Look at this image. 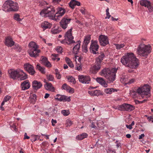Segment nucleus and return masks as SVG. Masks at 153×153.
<instances>
[{"label": "nucleus", "instance_id": "1", "mask_svg": "<svg viewBox=\"0 0 153 153\" xmlns=\"http://www.w3.org/2000/svg\"><path fill=\"white\" fill-rule=\"evenodd\" d=\"M122 64L131 68H137L139 64L138 59L133 53H128L121 59Z\"/></svg>", "mask_w": 153, "mask_h": 153}, {"label": "nucleus", "instance_id": "2", "mask_svg": "<svg viewBox=\"0 0 153 153\" xmlns=\"http://www.w3.org/2000/svg\"><path fill=\"white\" fill-rule=\"evenodd\" d=\"M117 69L115 68H105L100 72V74L107 79L110 82H113L115 79Z\"/></svg>", "mask_w": 153, "mask_h": 153}, {"label": "nucleus", "instance_id": "3", "mask_svg": "<svg viewBox=\"0 0 153 153\" xmlns=\"http://www.w3.org/2000/svg\"><path fill=\"white\" fill-rule=\"evenodd\" d=\"M55 11L54 8L51 6L43 9L40 13V14L42 16L48 17L50 19L56 21L57 18L56 17Z\"/></svg>", "mask_w": 153, "mask_h": 153}, {"label": "nucleus", "instance_id": "4", "mask_svg": "<svg viewBox=\"0 0 153 153\" xmlns=\"http://www.w3.org/2000/svg\"><path fill=\"white\" fill-rule=\"evenodd\" d=\"M28 53L32 57L36 58L38 56L40 51L39 49V47L34 42L31 41L28 45Z\"/></svg>", "mask_w": 153, "mask_h": 153}, {"label": "nucleus", "instance_id": "5", "mask_svg": "<svg viewBox=\"0 0 153 153\" xmlns=\"http://www.w3.org/2000/svg\"><path fill=\"white\" fill-rule=\"evenodd\" d=\"M152 51V48L150 45H142L138 48L137 53L141 56L146 58Z\"/></svg>", "mask_w": 153, "mask_h": 153}, {"label": "nucleus", "instance_id": "6", "mask_svg": "<svg viewBox=\"0 0 153 153\" xmlns=\"http://www.w3.org/2000/svg\"><path fill=\"white\" fill-rule=\"evenodd\" d=\"M3 7L5 10L7 11H16L19 9L18 4L11 0L6 1L3 4Z\"/></svg>", "mask_w": 153, "mask_h": 153}, {"label": "nucleus", "instance_id": "7", "mask_svg": "<svg viewBox=\"0 0 153 153\" xmlns=\"http://www.w3.org/2000/svg\"><path fill=\"white\" fill-rule=\"evenodd\" d=\"M72 28H71L68 30L65 34V39L62 41V43L65 42L68 45L76 43L73 40L74 37L72 35Z\"/></svg>", "mask_w": 153, "mask_h": 153}, {"label": "nucleus", "instance_id": "8", "mask_svg": "<svg viewBox=\"0 0 153 153\" xmlns=\"http://www.w3.org/2000/svg\"><path fill=\"white\" fill-rule=\"evenodd\" d=\"M137 93L141 95H145L147 96V97L150 96V89L149 85H145L142 87H140L137 89Z\"/></svg>", "mask_w": 153, "mask_h": 153}, {"label": "nucleus", "instance_id": "9", "mask_svg": "<svg viewBox=\"0 0 153 153\" xmlns=\"http://www.w3.org/2000/svg\"><path fill=\"white\" fill-rule=\"evenodd\" d=\"M102 64L95 61L94 65L90 68V72L93 74H96L100 69Z\"/></svg>", "mask_w": 153, "mask_h": 153}, {"label": "nucleus", "instance_id": "10", "mask_svg": "<svg viewBox=\"0 0 153 153\" xmlns=\"http://www.w3.org/2000/svg\"><path fill=\"white\" fill-rule=\"evenodd\" d=\"M91 38L90 35H88L85 36L83 44L82 46V51L84 52L88 51L87 45L90 42Z\"/></svg>", "mask_w": 153, "mask_h": 153}, {"label": "nucleus", "instance_id": "11", "mask_svg": "<svg viewBox=\"0 0 153 153\" xmlns=\"http://www.w3.org/2000/svg\"><path fill=\"white\" fill-rule=\"evenodd\" d=\"M71 19L63 18L59 22L60 26L63 29H66L68 26V25L70 22Z\"/></svg>", "mask_w": 153, "mask_h": 153}, {"label": "nucleus", "instance_id": "12", "mask_svg": "<svg viewBox=\"0 0 153 153\" xmlns=\"http://www.w3.org/2000/svg\"><path fill=\"white\" fill-rule=\"evenodd\" d=\"M99 48V46L97 44V41H95L91 43L90 47V51L94 54H97L98 53L96 52V51H98Z\"/></svg>", "mask_w": 153, "mask_h": 153}, {"label": "nucleus", "instance_id": "13", "mask_svg": "<svg viewBox=\"0 0 153 153\" xmlns=\"http://www.w3.org/2000/svg\"><path fill=\"white\" fill-rule=\"evenodd\" d=\"M99 40L101 45L105 46L109 43L108 37L105 35H101L99 36Z\"/></svg>", "mask_w": 153, "mask_h": 153}, {"label": "nucleus", "instance_id": "14", "mask_svg": "<svg viewBox=\"0 0 153 153\" xmlns=\"http://www.w3.org/2000/svg\"><path fill=\"white\" fill-rule=\"evenodd\" d=\"M24 68L25 70L32 75H33L36 72L33 67L29 63L25 64Z\"/></svg>", "mask_w": 153, "mask_h": 153}, {"label": "nucleus", "instance_id": "15", "mask_svg": "<svg viewBox=\"0 0 153 153\" xmlns=\"http://www.w3.org/2000/svg\"><path fill=\"white\" fill-rule=\"evenodd\" d=\"M78 79L79 81L81 83L87 84L89 83L91 81L90 78L88 76L79 75Z\"/></svg>", "mask_w": 153, "mask_h": 153}, {"label": "nucleus", "instance_id": "16", "mask_svg": "<svg viewBox=\"0 0 153 153\" xmlns=\"http://www.w3.org/2000/svg\"><path fill=\"white\" fill-rule=\"evenodd\" d=\"M122 105V111H131L135 109L134 106L130 104L124 103Z\"/></svg>", "mask_w": 153, "mask_h": 153}, {"label": "nucleus", "instance_id": "17", "mask_svg": "<svg viewBox=\"0 0 153 153\" xmlns=\"http://www.w3.org/2000/svg\"><path fill=\"white\" fill-rule=\"evenodd\" d=\"M10 77L13 79H16L18 78L19 75V70L16 71L14 69H10L8 71Z\"/></svg>", "mask_w": 153, "mask_h": 153}, {"label": "nucleus", "instance_id": "18", "mask_svg": "<svg viewBox=\"0 0 153 153\" xmlns=\"http://www.w3.org/2000/svg\"><path fill=\"white\" fill-rule=\"evenodd\" d=\"M56 98H55L56 99L60 101H66L70 102L71 101V99L69 97H67V96L64 95H60L59 94H57L56 96Z\"/></svg>", "mask_w": 153, "mask_h": 153}, {"label": "nucleus", "instance_id": "19", "mask_svg": "<svg viewBox=\"0 0 153 153\" xmlns=\"http://www.w3.org/2000/svg\"><path fill=\"white\" fill-rule=\"evenodd\" d=\"M28 78L27 75L24 73L23 70H19V75L18 78L19 80H23L27 79Z\"/></svg>", "mask_w": 153, "mask_h": 153}, {"label": "nucleus", "instance_id": "20", "mask_svg": "<svg viewBox=\"0 0 153 153\" xmlns=\"http://www.w3.org/2000/svg\"><path fill=\"white\" fill-rule=\"evenodd\" d=\"M65 12V9L61 7H58L57 8V12L56 13V17H61L63 16Z\"/></svg>", "mask_w": 153, "mask_h": 153}, {"label": "nucleus", "instance_id": "21", "mask_svg": "<svg viewBox=\"0 0 153 153\" xmlns=\"http://www.w3.org/2000/svg\"><path fill=\"white\" fill-rule=\"evenodd\" d=\"M41 63L43 65L48 67H51V63L48 61V59L44 56H42L41 58Z\"/></svg>", "mask_w": 153, "mask_h": 153}, {"label": "nucleus", "instance_id": "22", "mask_svg": "<svg viewBox=\"0 0 153 153\" xmlns=\"http://www.w3.org/2000/svg\"><path fill=\"white\" fill-rule=\"evenodd\" d=\"M5 44L7 46L10 47L14 45V42L10 37L9 36L5 38Z\"/></svg>", "mask_w": 153, "mask_h": 153}, {"label": "nucleus", "instance_id": "23", "mask_svg": "<svg viewBox=\"0 0 153 153\" xmlns=\"http://www.w3.org/2000/svg\"><path fill=\"white\" fill-rule=\"evenodd\" d=\"M21 87L23 90L28 89L30 87V83L28 80L24 81L22 82L21 85Z\"/></svg>", "mask_w": 153, "mask_h": 153}, {"label": "nucleus", "instance_id": "24", "mask_svg": "<svg viewBox=\"0 0 153 153\" xmlns=\"http://www.w3.org/2000/svg\"><path fill=\"white\" fill-rule=\"evenodd\" d=\"M42 86V84L39 82L34 80L33 82L32 86L34 90H37L40 88Z\"/></svg>", "mask_w": 153, "mask_h": 153}, {"label": "nucleus", "instance_id": "25", "mask_svg": "<svg viewBox=\"0 0 153 153\" xmlns=\"http://www.w3.org/2000/svg\"><path fill=\"white\" fill-rule=\"evenodd\" d=\"M52 25L51 23L45 21L43 22L42 23L41 26L43 30H45L47 29H49L51 28L52 26Z\"/></svg>", "mask_w": 153, "mask_h": 153}, {"label": "nucleus", "instance_id": "26", "mask_svg": "<svg viewBox=\"0 0 153 153\" xmlns=\"http://www.w3.org/2000/svg\"><path fill=\"white\" fill-rule=\"evenodd\" d=\"M96 80L97 82L104 87L105 88L107 87V84L103 78L101 77H97L96 79Z\"/></svg>", "mask_w": 153, "mask_h": 153}, {"label": "nucleus", "instance_id": "27", "mask_svg": "<svg viewBox=\"0 0 153 153\" xmlns=\"http://www.w3.org/2000/svg\"><path fill=\"white\" fill-rule=\"evenodd\" d=\"M105 55L104 53H100V55H99L98 57L96 58L95 61L102 64V61L105 58Z\"/></svg>", "mask_w": 153, "mask_h": 153}, {"label": "nucleus", "instance_id": "28", "mask_svg": "<svg viewBox=\"0 0 153 153\" xmlns=\"http://www.w3.org/2000/svg\"><path fill=\"white\" fill-rule=\"evenodd\" d=\"M44 86L45 89L47 90L52 91L54 90V88L51 83L46 82V84Z\"/></svg>", "mask_w": 153, "mask_h": 153}, {"label": "nucleus", "instance_id": "29", "mask_svg": "<svg viewBox=\"0 0 153 153\" xmlns=\"http://www.w3.org/2000/svg\"><path fill=\"white\" fill-rule=\"evenodd\" d=\"M30 103L34 104L36 100V96L35 94H30L29 98Z\"/></svg>", "mask_w": 153, "mask_h": 153}, {"label": "nucleus", "instance_id": "30", "mask_svg": "<svg viewBox=\"0 0 153 153\" xmlns=\"http://www.w3.org/2000/svg\"><path fill=\"white\" fill-rule=\"evenodd\" d=\"M117 91V89L112 88L105 89L104 90V92L107 94H111L112 92Z\"/></svg>", "mask_w": 153, "mask_h": 153}, {"label": "nucleus", "instance_id": "31", "mask_svg": "<svg viewBox=\"0 0 153 153\" xmlns=\"http://www.w3.org/2000/svg\"><path fill=\"white\" fill-rule=\"evenodd\" d=\"M150 2V1L149 0H141L140 1V3L141 6L147 7Z\"/></svg>", "mask_w": 153, "mask_h": 153}, {"label": "nucleus", "instance_id": "32", "mask_svg": "<svg viewBox=\"0 0 153 153\" xmlns=\"http://www.w3.org/2000/svg\"><path fill=\"white\" fill-rule=\"evenodd\" d=\"M150 2V1L149 0H141L140 1V3L141 6L147 7Z\"/></svg>", "mask_w": 153, "mask_h": 153}, {"label": "nucleus", "instance_id": "33", "mask_svg": "<svg viewBox=\"0 0 153 153\" xmlns=\"http://www.w3.org/2000/svg\"><path fill=\"white\" fill-rule=\"evenodd\" d=\"M60 28L57 27L56 28V26H53L51 30V32L53 34H57L59 33L60 32Z\"/></svg>", "mask_w": 153, "mask_h": 153}, {"label": "nucleus", "instance_id": "34", "mask_svg": "<svg viewBox=\"0 0 153 153\" xmlns=\"http://www.w3.org/2000/svg\"><path fill=\"white\" fill-rule=\"evenodd\" d=\"M88 134L85 133H83L80 135L77 136V139L79 140H81L86 138L88 136Z\"/></svg>", "mask_w": 153, "mask_h": 153}, {"label": "nucleus", "instance_id": "35", "mask_svg": "<svg viewBox=\"0 0 153 153\" xmlns=\"http://www.w3.org/2000/svg\"><path fill=\"white\" fill-rule=\"evenodd\" d=\"M69 7L72 9H74L76 5V1L71 0L69 4Z\"/></svg>", "mask_w": 153, "mask_h": 153}, {"label": "nucleus", "instance_id": "36", "mask_svg": "<svg viewBox=\"0 0 153 153\" xmlns=\"http://www.w3.org/2000/svg\"><path fill=\"white\" fill-rule=\"evenodd\" d=\"M36 68L42 74H45V68L41 67L38 64L37 65Z\"/></svg>", "mask_w": 153, "mask_h": 153}, {"label": "nucleus", "instance_id": "37", "mask_svg": "<svg viewBox=\"0 0 153 153\" xmlns=\"http://www.w3.org/2000/svg\"><path fill=\"white\" fill-rule=\"evenodd\" d=\"M69 82L72 83L73 84H75L76 81L75 79L72 76H69L67 78Z\"/></svg>", "mask_w": 153, "mask_h": 153}, {"label": "nucleus", "instance_id": "38", "mask_svg": "<svg viewBox=\"0 0 153 153\" xmlns=\"http://www.w3.org/2000/svg\"><path fill=\"white\" fill-rule=\"evenodd\" d=\"M128 76H122L120 78V81L122 83H125L127 82H128V79H127Z\"/></svg>", "mask_w": 153, "mask_h": 153}, {"label": "nucleus", "instance_id": "39", "mask_svg": "<svg viewBox=\"0 0 153 153\" xmlns=\"http://www.w3.org/2000/svg\"><path fill=\"white\" fill-rule=\"evenodd\" d=\"M76 45L73 48V51L72 53L74 54L75 56L74 60L76 62Z\"/></svg>", "mask_w": 153, "mask_h": 153}, {"label": "nucleus", "instance_id": "40", "mask_svg": "<svg viewBox=\"0 0 153 153\" xmlns=\"http://www.w3.org/2000/svg\"><path fill=\"white\" fill-rule=\"evenodd\" d=\"M73 124L72 122L70 120V119H68L66 121L65 126L68 127L70 126Z\"/></svg>", "mask_w": 153, "mask_h": 153}, {"label": "nucleus", "instance_id": "41", "mask_svg": "<svg viewBox=\"0 0 153 153\" xmlns=\"http://www.w3.org/2000/svg\"><path fill=\"white\" fill-rule=\"evenodd\" d=\"M148 9L149 12L151 13L153 11V5L150 2L147 7Z\"/></svg>", "mask_w": 153, "mask_h": 153}, {"label": "nucleus", "instance_id": "42", "mask_svg": "<svg viewBox=\"0 0 153 153\" xmlns=\"http://www.w3.org/2000/svg\"><path fill=\"white\" fill-rule=\"evenodd\" d=\"M70 88V87L66 83L63 84L62 87V89L66 90L67 91L69 90V89Z\"/></svg>", "mask_w": 153, "mask_h": 153}, {"label": "nucleus", "instance_id": "43", "mask_svg": "<svg viewBox=\"0 0 153 153\" xmlns=\"http://www.w3.org/2000/svg\"><path fill=\"white\" fill-rule=\"evenodd\" d=\"M61 113L63 114L64 116H68L70 114V112L69 110H62L61 111Z\"/></svg>", "mask_w": 153, "mask_h": 153}, {"label": "nucleus", "instance_id": "44", "mask_svg": "<svg viewBox=\"0 0 153 153\" xmlns=\"http://www.w3.org/2000/svg\"><path fill=\"white\" fill-rule=\"evenodd\" d=\"M114 45L116 46V49H120L124 47L125 46V45L124 44H114Z\"/></svg>", "mask_w": 153, "mask_h": 153}, {"label": "nucleus", "instance_id": "45", "mask_svg": "<svg viewBox=\"0 0 153 153\" xmlns=\"http://www.w3.org/2000/svg\"><path fill=\"white\" fill-rule=\"evenodd\" d=\"M94 96H98L100 95H102L103 94L100 92L99 90H96L94 91Z\"/></svg>", "mask_w": 153, "mask_h": 153}, {"label": "nucleus", "instance_id": "46", "mask_svg": "<svg viewBox=\"0 0 153 153\" xmlns=\"http://www.w3.org/2000/svg\"><path fill=\"white\" fill-rule=\"evenodd\" d=\"M47 79L50 81H53L54 78L53 76L51 74H47L46 75Z\"/></svg>", "mask_w": 153, "mask_h": 153}, {"label": "nucleus", "instance_id": "47", "mask_svg": "<svg viewBox=\"0 0 153 153\" xmlns=\"http://www.w3.org/2000/svg\"><path fill=\"white\" fill-rule=\"evenodd\" d=\"M14 19L18 22H20L21 20V19L19 18V15L18 14H15L14 16Z\"/></svg>", "mask_w": 153, "mask_h": 153}, {"label": "nucleus", "instance_id": "48", "mask_svg": "<svg viewBox=\"0 0 153 153\" xmlns=\"http://www.w3.org/2000/svg\"><path fill=\"white\" fill-rule=\"evenodd\" d=\"M80 20V21L77 20V24H78L79 27L82 26L85 24V22L83 20L81 19Z\"/></svg>", "mask_w": 153, "mask_h": 153}, {"label": "nucleus", "instance_id": "49", "mask_svg": "<svg viewBox=\"0 0 153 153\" xmlns=\"http://www.w3.org/2000/svg\"><path fill=\"white\" fill-rule=\"evenodd\" d=\"M38 136L36 135H32L31 137V140L33 142L36 141L37 138Z\"/></svg>", "mask_w": 153, "mask_h": 153}, {"label": "nucleus", "instance_id": "50", "mask_svg": "<svg viewBox=\"0 0 153 153\" xmlns=\"http://www.w3.org/2000/svg\"><path fill=\"white\" fill-rule=\"evenodd\" d=\"M113 107L116 109H118L120 111H122V105H118L117 106H114Z\"/></svg>", "mask_w": 153, "mask_h": 153}, {"label": "nucleus", "instance_id": "51", "mask_svg": "<svg viewBox=\"0 0 153 153\" xmlns=\"http://www.w3.org/2000/svg\"><path fill=\"white\" fill-rule=\"evenodd\" d=\"M82 63H80V64H77V71H82Z\"/></svg>", "mask_w": 153, "mask_h": 153}, {"label": "nucleus", "instance_id": "52", "mask_svg": "<svg viewBox=\"0 0 153 153\" xmlns=\"http://www.w3.org/2000/svg\"><path fill=\"white\" fill-rule=\"evenodd\" d=\"M106 15L107 16L105 17V19H109L110 17H111V15L110 14V13L109 12V8H108L106 10Z\"/></svg>", "mask_w": 153, "mask_h": 153}, {"label": "nucleus", "instance_id": "53", "mask_svg": "<svg viewBox=\"0 0 153 153\" xmlns=\"http://www.w3.org/2000/svg\"><path fill=\"white\" fill-rule=\"evenodd\" d=\"M62 47L58 46L56 48V50L58 53H61L62 52Z\"/></svg>", "mask_w": 153, "mask_h": 153}, {"label": "nucleus", "instance_id": "54", "mask_svg": "<svg viewBox=\"0 0 153 153\" xmlns=\"http://www.w3.org/2000/svg\"><path fill=\"white\" fill-rule=\"evenodd\" d=\"M58 56V54H52L51 56V59L53 60L54 61L56 59V57Z\"/></svg>", "mask_w": 153, "mask_h": 153}, {"label": "nucleus", "instance_id": "55", "mask_svg": "<svg viewBox=\"0 0 153 153\" xmlns=\"http://www.w3.org/2000/svg\"><path fill=\"white\" fill-rule=\"evenodd\" d=\"M10 98L11 97L10 96L7 95L4 97L3 100L5 102H7L9 100Z\"/></svg>", "mask_w": 153, "mask_h": 153}, {"label": "nucleus", "instance_id": "56", "mask_svg": "<svg viewBox=\"0 0 153 153\" xmlns=\"http://www.w3.org/2000/svg\"><path fill=\"white\" fill-rule=\"evenodd\" d=\"M14 48L15 49L18 50L19 51H21V49L20 46L18 44H16L15 45Z\"/></svg>", "mask_w": 153, "mask_h": 153}, {"label": "nucleus", "instance_id": "57", "mask_svg": "<svg viewBox=\"0 0 153 153\" xmlns=\"http://www.w3.org/2000/svg\"><path fill=\"white\" fill-rule=\"evenodd\" d=\"M80 11L82 14L84 15L85 14V10L84 8H81L80 9Z\"/></svg>", "mask_w": 153, "mask_h": 153}, {"label": "nucleus", "instance_id": "58", "mask_svg": "<svg viewBox=\"0 0 153 153\" xmlns=\"http://www.w3.org/2000/svg\"><path fill=\"white\" fill-rule=\"evenodd\" d=\"M135 81V79H131L129 80V81H128L127 82H126V84H130L131 83H133Z\"/></svg>", "mask_w": 153, "mask_h": 153}, {"label": "nucleus", "instance_id": "59", "mask_svg": "<svg viewBox=\"0 0 153 153\" xmlns=\"http://www.w3.org/2000/svg\"><path fill=\"white\" fill-rule=\"evenodd\" d=\"M65 60L67 64H69L70 62H71V61L70 60V59L68 57H66L65 58Z\"/></svg>", "mask_w": 153, "mask_h": 153}, {"label": "nucleus", "instance_id": "60", "mask_svg": "<svg viewBox=\"0 0 153 153\" xmlns=\"http://www.w3.org/2000/svg\"><path fill=\"white\" fill-rule=\"evenodd\" d=\"M81 42L80 40H79L77 41V48L78 47V48H77V52L78 51L79 49Z\"/></svg>", "mask_w": 153, "mask_h": 153}, {"label": "nucleus", "instance_id": "61", "mask_svg": "<svg viewBox=\"0 0 153 153\" xmlns=\"http://www.w3.org/2000/svg\"><path fill=\"white\" fill-rule=\"evenodd\" d=\"M147 119L149 122L151 121L152 123L153 122V118L152 116L147 117Z\"/></svg>", "mask_w": 153, "mask_h": 153}, {"label": "nucleus", "instance_id": "62", "mask_svg": "<svg viewBox=\"0 0 153 153\" xmlns=\"http://www.w3.org/2000/svg\"><path fill=\"white\" fill-rule=\"evenodd\" d=\"M57 123L56 120H54L52 119L51 120L52 125L53 126H54L55 125V124Z\"/></svg>", "mask_w": 153, "mask_h": 153}, {"label": "nucleus", "instance_id": "63", "mask_svg": "<svg viewBox=\"0 0 153 153\" xmlns=\"http://www.w3.org/2000/svg\"><path fill=\"white\" fill-rule=\"evenodd\" d=\"M91 127L92 128H97L96 126L95 125V122H93L91 124Z\"/></svg>", "mask_w": 153, "mask_h": 153}, {"label": "nucleus", "instance_id": "64", "mask_svg": "<svg viewBox=\"0 0 153 153\" xmlns=\"http://www.w3.org/2000/svg\"><path fill=\"white\" fill-rule=\"evenodd\" d=\"M82 59H83V58L81 57H79V58H78L77 59L78 61L79 62V64H80V63H82Z\"/></svg>", "mask_w": 153, "mask_h": 153}]
</instances>
